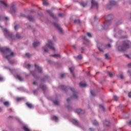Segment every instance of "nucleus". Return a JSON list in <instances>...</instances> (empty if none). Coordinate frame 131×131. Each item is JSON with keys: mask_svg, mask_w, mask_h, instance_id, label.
Segmentation results:
<instances>
[{"mask_svg": "<svg viewBox=\"0 0 131 131\" xmlns=\"http://www.w3.org/2000/svg\"><path fill=\"white\" fill-rule=\"evenodd\" d=\"M0 51L4 54H8V53H10V54L7 55L6 56V58L7 59V60H8L10 64H14V62H12V61L10 60L11 58H12V57L14 56V55H15V53L14 52H12L11 49H10L9 48H4L0 47Z\"/></svg>", "mask_w": 131, "mask_h": 131, "instance_id": "nucleus-1", "label": "nucleus"}, {"mask_svg": "<svg viewBox=\"0 0 131 131\" xmlns=\"http://www.w3.org/2000/svg\"><path fill=\"white\" fill-rule=\"evenodd\" d=\"M123 46H120L118 47V50L120 52H125L126 49H130L131 42L128 40H125L123 42Z\"/></svg>", "mask_w": 131, "mask_h": 131, "instance_id": "nucleus-2", "label": "nucleus"}, {"mask_svg": "<svg viewBox=\"0 0 131 131\" xmlns=\"http://www.w3.org/2000/svg\"><path fill=\"white\" fill-rule=\"evenodd\" d=\"M53 44V41L51 40H48V43L46 44L45 46H44L42 49L44 50V52L46 53H48V48H49L51 50H52V51H55V49L54 48Z\"/></svg>", "mask_w": 131, "mask_h": 131, "instance_id": "nucleus-3", "label": "nucleus"}, {"mask_svg": "<svg viewBox=\"0 0 131 131\" xmlns=\"http://www.w3.org/2000/svg\"><path fill=\"white\" fill-rule=\"evenodd\" d=\"M3 31L5 35H8L12 39V40H15V37L12 33H10L9 32V30H8L7 29L5 28L4 29H3Z\"/></svg>", "mask_w": 131, "mask_h": 131, "instance_id": "nucleus-4", "label": "nucleus"}, {"mask_svg": "<svg viewBox=\"0 0 131 131\" xmlns=\"http://www.w3.org/2000/svg\"><path fill=\"white\" fill-rule=\"evenodd\" d=\"M69 90L71 91L73 93V97L74 99H78V96L77 95V93L75 92V90L74 88L71 87L69 88Z\"/></svg>", "mask_w": 131, "mask_h": 131, "instance_id": "nucleus-5", "label": "nucleus"}, {"mask_svg": "<svg viewBox=\"0 0 131 131\" xmlns=\"http://www.w3.org/2000/svg\"><path fill=\"white\" fill-rule=\"evenodd\" d=\"M92 7H96L97 9L99 8L98 6V2H96L95 0H91Z\"/></svg>", "mask_w": 131, "mask_h": 131, "instance_id": "nucleus-6", "label": "nucleus"}, {"mask_svg": "<svg viewBox=\"0 0 131 131\" xmlns=\"http://www.w3.org/2000/svg\"><path fill=\"white\" fill-rule=\"evenodd\" d=\"M54 26L59 30L60 33H63V30L62 29V28L60 27V26H59L58 24L54 23Z\"/></svg>", "mask_w": 131, "mask_h": 131, "instance_id": "nucleus-7", "label": "nucleus"}, {"mask_svg": "<svg viewBox=\"0 0 131 131\" xmlns=\"http://www.w3.org/2000/svg\"><path fill=\"white\" fill-rule=\"evenodd\" d=\"M34 66H35V68L38 71V72H39L40 73H41V72H42V69H41V67L37 66L36 64H35Z\"/></svg>", "mask_w": 131, "mask_h": 131, "instance_id": "nucleus-8", "label": "nucleus"}, {"mask_svg": "<svg viewBox=\"0 0 131 131\" xmlns=\"http://www.w3.org/2000/svg\"><path fill=\"white\" fill-rule=\"evenodd\" d=\"M75 69V68L74 67L69 68V70H70L71 73L72 74L73 77H75V76L74 75V72H73V71H74Z\"/></svg>", "mask_w": 131, "mask_h": 131, "instance_id": "nucleus-9", "label": "nucleus"}, {"mask_svg": "<svg viewBox=\"0 0 131 131\" xmlns=\"http://www.w3.org/2000/svg\"><path fill=\"white\" fill-rule=\"evenodd\" d=\"M11 8V14H15V13H16V11H17V9L14 5H12Z\"/></svg>", "mask_w": 131, "mask_h": 131, "instance_id": "nucleus-10", "label": "nucleus"}, {"mask_svg": "<svg viewBox=\"0 0 131 131\" xmlns=\"http://www.w3.org/2000/svg\"><path fill=\"white\" fill-rule=\"evenodd\" d=\"M76 112L78 114H83L84 113V111L79 108L76 110Z\"/></svg>", "mask_w": 131, "mask_h": 131, "instance_id": "nucleus-11", "label": "nucleus"}, {"mask_svg": "<svg viewBox=\"0 0 131 131\" xmlns=\"http://www.w3.org/2000/svg\"><path fill=\"white\" fill-rule=\"evenodd\" d=\"M73 123L75 124V125H76L77 126H79V122H78L76 119H74L73 120Z\"/></svg>", "mask_w": 131, "mask_h": 131, "instance_id": "nucleus-12", "label": "nucleus"}, {"mask_svg": "<svg viewBox=\"0 0 131 131\" xmlns=\"http://www.w3.org/2000/svg\"><path fill=\"white\" fill-rule=\"evenodd\" d=\"M26 105L27 106V107H28V108H30V109L33 108L34 106H33V105H32V104L30 103L29 102H26Z\"/></svg>", "mask_w": 131, "mask_h": 131, "instance_id": "nucleus-13", "label": "nucleus"}, {"mask_svg": "<svg viewBox=\"0 0 131 131\" xmlns=\"http://www.w3.org/2000/svg\"><path fill=\"white\" fill-rule=\"evenodd\" d=\"M60 88L61 89V90H62L63 91H65V92H67V90H68V88L66 86H64L63 85H61L60 86Z\"/></svg>", "mask_w": 131, "mask_h": 131, "instance_id": "nucleus-14", "label": "nucleus"}, {"mask_svg": "<svg viewBox=\"0 0 131 131\" xmlns=\"http://www.w3.org/2000/svg\"><path fill=\"white\" fill-rule=\"evenodd\" d=\"M47 13H49V14H50V16H51V17H53V18H54V19H56V16H55V15H54V14H53V13H52L51 10H47Z\"/></svg>", "mask_w": 131, "mask_h": 131, "instance_id": "nucleus-15", "label": "nucleus"}, {"mask_svg": "<svg viewBox=\"0 0 131 131\" xmlns=\"http://www.w3.org/2000/svg\"><path fill=\"white\" fill-rule=\"evenodd\" d=\"M39 45H40V42H38V41L34 42L33 43V47H34L35 48L36 47H38V46H39Z\"/></svg>", "mask_w": 131, "mask_h": 131, "instance_id": "nucleus-16", "label": "nucleus"}, {"mask_svg": "<svg viewBox=\"0 0 131 131\" xmlns=\"http://www.w3.org/2000/svg\"><path fill=\"white\" fill-rule=\"evenodd\" d=\"M97 47H98V50H99V51H103V50H102V49H101V48H100V47H103V44H102V43H98L97 44Z\"/></svg>", "mask_w": 131, "mask_h": 131, "instance_id": "nucleus-17", "label": "nucleus"}, {"mask_svg": "<svg viewBox=\"0 0 131 131\" xmlns=\"http://www.w3.org/2000/svg\"><path fill=\"white\" fill-rule=\"evenodd\" d=\"M110 4L111 5H113L114 6H117V3L113 0H111L110 1Z\"/></svg>", "mask_w": 131, "mask_h": 131, "instance_id": "nucleus-18", "label": "nucleus"}, {"mask_svg": "<svg viewBox=\"0 0 131 131\" xmlns=\"http://www.w3.org/2000/svg\"><path fill=\"white\" fill-rule=\"evenodd\" d=\"M113 19V16L112 14H110L107 16V20L110 21V20H112Z\"/></svg>", "mask_w": 131, "mask_h": 131, "instance_id": "nucleus-19", "label": "nucleus"}, {"mask_svg": "<svg viewBox=\"0 0 131 131\" xmlns=\"http://www.w3.org/2000/svg\"><path fill=\"white\" fill-rule=\"evenodd\" d=\"M107 74L109 75L110 77H113L114 75V73L112 72H107Z\"/></svg>", "mask_w": 131, "mask_h": 131, "instance_id": "nucleus-20", "label": "nucleus"}, {"mask_svg": "<svg viewBox=\"0 0 131 131\" xmlns=\"http://www.w3.org/2000/svg\"><path fill=\"white\" fill-rule=\"evenodd\" d=\"M40 88L43 90V91H46L47 90V86L45 85H40Z\"/></svg>", "mask_w": 131, "mask_h": 131, "instance_id": "nucleus-21", "label": "nucleus"}, {"mask_svg": "<svg viewBox=\"0 0 131 131\" xmlns=\"http://www.w3.org/2000/svg\"><path fill=\"white\" fill-rule=\"evenodd\" d=\"M15 37H16L17 39H21V38H22V36H21L18 33L15 35Z\"/></svg>", "mask_w": 131, "mask_h": 131, "instance_id": "nucleus-22", "label": "nucleus"}, {"mask_svg": "<svg viewBox=\"0 0 131 131\" xmlns=\"http://www.w3.org/2000/svg\"><path fill=\"white\" fill-rule=\"evenodd\" d=\"M4 105L6 107H9V106H10V102H9V101H5L4 102Z\"/></svg>", "mask_w": 131, "mask_h": 131, "instance_id": "nucleus-23", "label": "nucleus"}, {"mask_svg": "<svg viewBox=\"0 0 131 131\" xmlns=\"http://www.w3.org/2000/svg\"><path fill=\"white\" fill-rule=\"evenodd\" d=\"M16 77L20 81H23V79L22 78V77H21V76H20L19 75H17Z\"/></svg>", "mask_w": 131, "mask_h": 131, "instance_id": "nucleus-24", "label": "nucleus"}, {"mask_svg": "<svg viewBox=\"0 0 131 131\" xmlns=\"http://www.w3.org/2000/svg\"><path fill=\"white\" fill-rule=\"evenodd\" d=\"M79 85L80 86H81V88H85V86H86V84L80 82L79 83Z\"/></svg>", "mask_w": 131, "mask_h": 131, "instance_id": "nucleus-25", "label": "nucleus"}, {"mask_svg": "<svg viewBox=\"0 0 131 131\" xmlns=\"http://www.w3.org/2000/svg\"><path fill=\"white\" fill-rule=\"evenodd\" d=\"M23 128L25 130V131H31L30 129L27 127V126H24Z\"/></svg>", "mask_w": 131, "mask_h": 131, "instance_id": "nucleus-26", "label": "nucleus"}, {"mask_svg": "<svg viewBox=\"0 0 131 131\" xmlns=\"http://www.w3.org/2000/svg\"><path fill=\"white\" fill-rule=\"evenodd\" d=\"M30 73L32 74V75L34 77H35V78L37 79V76H36V75H35V74L34 73V72H33V71H31V72H30Z\"/></svg>", "mask_w": 131, "mask_h": 131, "instance_id": "nucleus-27", "label": "nucleus"}, {"mask_svg": "<svg viewBox=\"0 0 131 131\" xmlns=\"http://www.w3.org/2000/svg\"><path fill=\"white\" fill-rule=\"evenodd\" d=\"M93 124L94 125H96V126H98V125H99V123H98V122L96 120L93 122Z\"/></svg>", "mask_w": 131, "mask_h": 131, "instance_id": "nucleus-28", "label": "nucleus"}, {"mask_svg": "<svg viewBox=\"0 0 131 131\" xmlns=\"http://www.w3.org/2000/svg\"><path fill=\"white\" fill-rule=\"evenodd\" d=\"M28 20H29V21H33V17H32V16H28Z\"/></svg>", "mask_w": 131, "mask_h": 131, "instance_id": "nucleus-29", "label": "nucleus"}, {"mask_svg": "<svg viewBox=\"0 0 131 131\" xmlns=\"http://www.w3.org/2000/svg\"><path fill=\"white\" fill-rule=\"evenodd\" d=\"M105 124L106 125V126H109L110 125V122L108 121H105Z\"/></svg>", "mask_w": 131, "mask_h": 131, "instance_id": "nucleus-30", "label": "nucleus"}, {"mask_svg": "<svg viewBox=\"0 0 131 131\" xmlns=\"http://www.w3.org/2000/svg\"><path fill=\"white\" fill-rule=\"evenodd\" d=\"M113 98H114V101H117V100H118V97H117V96L116 95H114Z\"/></svg>", "mask_w": 131, "mask_h": 131, "instance_id": "nucleus-31", "label": "nucleus"}, {"mask_svg": "<svg viewBox=\"0 0 131 131\" xmlns=\"http://www.w3.org/2000/svg\"><path fill=\"white\" fill-rule=\"evenodd\" d=\"M80 5H81V6H82V7H86V3H80Z\"/></svg>", "mask_w": 131, "mask_h": 131, "instance_id": "nucleus-32", "label": "nucleus"}, {"mask_svg": "<svg viewBox=\"0 0 131 131\" xmlns=\"http://www.w3.org/2000/svg\"><path fill=\"white\" fill-rule=\"evenodd\" d=\"M53 103L54 104H55V105H59V103L58 101L57 100H54L53 101Z\"/></svg>", "mask_w": 131, "mask_h": 131, "instance_id": "nucleus-33", "label": "nucleus"}, {"mask_svg": "<svg viewBox=\"0 0 131 131\" xmlns=\"http://www.w3.org/2000/svg\"><path fill=\"white\" fill-rule=\"evenodd\" d=\"M77 58L78 59H79V60H81V59H82V55H81V54H80L78 55Z\"/></svg>", "mask_w": 131, "mask_h": 131, "instance_id": "nucleus-34", "label": "nucleus"}, {"mask_svg": "<svg viewBox=\"0 0 131 131\" xmlns=\"http://www.w3.org/2000/svg\"><path fill=\"white\" fill-rule=\"evenodd\" d=\"M99 107L100 108H102L103 111H105V107H104V105H103L102 104H100Z\"/></svg>", "mask_w": 131, "mask_h": 131, "instance_id": "nucleus-35", "label": "nucleus"}, {"mask_svg": "<svg viewBox=\"0 0 131 131\" xmlns=\"http://www.w3.org/2000/svg\"><path fill=\"white\" fill-rule=\"evenodd\" d=\"M105 59H109V54H105Z\"/></svg>", "mask_w": 131, "mask_h": 131, "instance_id": "nucleus-36", "label": "nucleus"}, {"mask_svg": "<svg viewBox=\"0 0 131 131\" xmlns=\"http://www.w3.org/2000/svg\"><path fill=\"white\" fill-rule=\"evenodd\" d=\"M51 56L52 57H60L59 54H54V55H52Z\"/></svg>", "mask_w": 131, "mask_h": 131, "instance_id": "nucleus-37", "label": "nucleus"}, {"mask_svg": "<svg viewBox=\"0 0 131 131\" xmlns=\"http://www.w3.org/2000/svg\"><path fill=\"white\" fill-rule=\"evenodd\" d=\"M52 119H53L54 120L57 121V120H58V117H57L56 116H54V117H53Z\"/></svg>", "mask_w": 131, "mask_h": 131, "instance_id": "nucleus-38", "label": "nucleus"}, {"mask_svg": "<svg viewBox=\"0 0 131 131\" xmlns=\"http://www.w3.org/2000/svg\"><path fill=\"white\" fill-rule=\"evenodd\" d=\"M43 6H48V5H49V3H48V2H43Z\"/></svg>", "mask_w": 131, "mask_h": 131, "instance_id": "nucleus-39", "label": "nucleus"}, {"mask_svg": "<svg viewBox=\"0 0 131 131\" xmlns=\"http://www.w3.org/2000/svg\"><path fill=\"white\" fill-rule=\"evenodd\" d=\"M1 4H3V5H4V6H5V7H7V4L6 3H5L4 1H1Z\"/></svg>", "mask_w": 131, "mask_h": 131, "instance_id": "nucleus-40", "label": "nucleus"}, {"mask_svg": "<svg viewBox=\"0 0 131 131\" xmlns=\"http://www.w3.org/2000/svg\"><path fill=\"white\" fill-rule=\"evenodd\" d=\"M84 40H85V41H86L87 42H89V39H88V38H86V36L84 37Z\"/></svg>", "mask_w": 131, "mask_h": 131, "instance_id": "nucleus-41", "label": "nucleus"}, {"mask_svg": "<svg viewBox=\"0 0 131 131\" xmlns=\"http://www.w3.org/2000/svg\"><path fill=\"white\" fill-rule=\"evenodd\" d=\"M26 55L27 57H28V58H30V57H31V54L29 53H26Z\"/></svg>", "mask_w": 131, "mask_h": 131, "instance_id": "nucleus-42", "label": "nucleus"}, {"mask_svg": "<svg viewBox=\"0 0 131 131\" xmlns=\"http://www.w3.org/2000/svg\"><path fill=\"white\" fill-rule=\"evenodd\" d=\"M87 35L89 37H92V34H91V33H88Z\"/></svg>", "mask_w": 131, "mask_h": 131, "instance_id": "nucleus-43", "label": "nucleus"}, {"mask_svg": "<svg viewBox=\"0 0 131 131\" xmlns=\"http://www.w3.org/2000/svg\"><path fill=\"white\" fill-rule=\"evenodd\" d=\"M21 100H22V98H16L17 102H19V101H21Z\"/></svg>", "mask_w": 131, "mask_h": 131, "instance_id": "nucleus-44", "label": "nucleus"}, {"mask_svg": "<svg viewBox=\"0 0 131 131\" xmlns=\"http://www.w3.org/2000/svg\"><path fill=\"white\" fill-rule=\"evenodd\" d=\"M19 27V26L18 25H16L15 27H14V29L15 30H17L18 29V28Z\"/></svg>", "mask_w": 131, "mask_h": 131, "instance_id": "nucleus-45", "label": "nucleus"}, {"mask_svg": "<svg viewBox=\"0 0 131 131\" xmlns=\"http://www.w3.org/2000/svg\"><path fill=\"white\" fill-rule=\"evenodd\" d=\"M79 20H74V23H80Z\"/></svg>", "mask_w": 131, "mask_h": 131, "instance_id": "nucleus-46", "label": "nucleus"}, {"mask_svg": "<svg viewBox=\"0 0 131 131\" xmlns=\"http://www.w3.org/2000/svg\"><path fill=\"white\" fill-rule=\"evenodd\" d=\"M58 15L60 17H64V14L63 13H59Z\"/></svg>", "mask_w": 131, "mask_h": 131, "instance_id": "nucleus-47", "label": "nucleus"}, {"mask_svg": "<svg viewBox=\"0 0 131 131\" xmlns=\"http://www.w3.org/2000/svg\"><path fill=\"white\" fill-rule=\"evenodd\" d=\"M107 9H108L109 10L111 9V5H107Z\"/></svg>", "mask_w": 131, "mask_h": 131, "instance_id": "nucleus-48", "label": "nucleus"}, {"mask_svg": "<svg viewBox=\"0 0 131 131\" xmlns=\"http://www.w3.org/2000/svg\"><path fill=\"white\" fill-rule=\"evenodd\" d=\"M61 78H63L64 77H65V74H62L61 75Z\"/></svg>", "mask_w": 131, "mask_h": 131, "instance_id": "nucleus-49", "label": "nucleus"}, {"mask_svg": "<svg viewBox=\"0 0 131 131\" xmlns=\"http://www.w3.org/2000/svg\"><path fill=\"white\" fill-rule=\"evenodd\" d=\"M72 97H71L70 98H68L67 101L68 102V103H69V102H70V99L72 98Z\"/></svg>", "mask_w": 131, "mask_h": 131, "instance_id": "nucleus-50", "label": "nucleus"}, {"mask_svg": "<svg viewBox=\"0 0 131 131\" xmlns=\"http://www.w3.org/2000/svg\"><path fill=\"white\" fill-rule=\"evenodd\" d=\"M128 97H129V98H131V92L128 93Z\"/></svg>", "mask_w": 131, "mask_h": 131, "instance_id": "nucleus-51", "label": "nucleus"}, {"mask_svg": "<svg viewBox=\"0 0 131 131\" xmlns=\"http://www.w3.org/2000/svg\"><path fill=\"white\" fill-rule=\"evenodd\" d=\"M127 67H128L129 68H130V67H131V64H130V63H128V64H127Z\"/></svg>", "mask_w": 131, "mask_h": 131, "instance_id": "nucleus-52", "label": "nucleus"}, {"mask_svg": "<svg viewBox=\"0 0 131 131\" xmlns=\"http://www.w3.org/2000/svg\"><path fill=\"white\" fill-rule=\"evenodd\" d=\"M120 78H121V79H123V76L122 75H121L120 76Z\"/></svg>", "mask_w": 131, "mask_h": 131, "instance_id": "nucleus-53", "label": "nucleus"}, {"mask_svg": "<svg viewBox=\"0 0 131 131\" xmlns=\"http://www.w3.org/2000/svg\"><path fill=\"white\" fill-rule=\"evenodd\" d=\"M73 48H74V50H76V46L75 45L73 46Z\"/></svg>", "mask_w": 131, "mask_h": 131, "instance_id": "nucleus-54", "label": "nucleus"}, {"mask_svg": "<svg viewBox=\"0 0 131 131\" xmlns=\"http://www.w3.org/2000/svg\"><path fill=\"white\" fill-rule=\"evenodd\" d=\"M33 84H34L35 85H37V83H36V81H34L33 82Z\"/></svg>", "mask_w": 131, "mask_h": 131, "instance_id": "nucleus-55", "label": "nucleus"}, {"mask_svg": "<svg viewBox=\"0 0 131 131\" xmlns=\"http://www.w3.org/2000/svg\"><path fill=\"white\" fill-rule=\"evenodd\" d=\"M125 56H126L127 58H128L129 59V56H128V55L125 54Z\"/></svg>", "mask_w": 131, "mask_h": 131, "instance_id": "nucleus-56", "label": "nucleus"}, {"mask_svg": "<svg viewBox=\"0 0 131 131\" xmlns=\"http://www.w3.org/2000/svg\"><path fill=\"white\" fill-rule=\"evenodd\" d=\"M89 130H90V131H94V129L90 128L89 129Z\"/></svg>", "mask_w": 131, "mask_h": 131, "instance_id": "nucleus-57", "label": "nucleus"}, {"mask_svg": "<svg viewBox=\"0 0 131 131\" xmlns=\"http://www.w3.org/2000/svg\"><path fill=\"white\" fill-rule=\"evenodd\" d=\"M2 80H3V77H2L0 76V81H2Z\"/></svg>", "mask_w": 131, "mask_h": 131, "instance_id": "nucleus-58", "label": "nucleus"}, {"mask_svg": "<svg viewBox=\"0 0 131 131\" xmlns=\"http://www.w3.org/2000/svg\"><path fill=\"white\" fill-rule=\"evenodd\" d=\"M27 67H28V68H30V64H28L27 65Z\"/></svg>", "mask_w": 131, "mask_h": 131, "instance_id": "nucleus-59", "label": "nucleus"}, {"mask_svg": "<svg viewBox=\"0 0 131 131\" xmlns=\"http://www.w3.org/2000/svg\"><path fill=\"white\" fill-rule=\"evenodd\" d=\"M91 95H92V96H94V93H93V92L91 91Z\"/></svg>", "mask_w": 131, "mask_h": 131, "instance_id": "nucleus-60", "label": "nucleus"}, {"mask_svg": "<svg viewBox=\"0 0 131 131\" xmlns=\"http://www.w3.org/2000/svg\"><path fill=\"white\" fill-rule=\"evenodd\" d=\"M107 46L108 48H111V45L110 44H108Z\"/></svg>", "mask_w": 131, "mask_h": 131, "instance_id": "nucleus-61", "label": "nucleus"}, {"mask_svg": "<svg viewBox=\"0 0 131 131\" xmlns=\"http://www.w3.org/2000/svg\"><path fill=\"white\" fill-rule=\"evenodd\" d=\"M67 108H68V109H69V110H70V108H71V107H69V106H67Z\"/></svg>", "mask_w": 131, "mask_h": 131, "instance_id": "nucleus-62", "label": "nucleus"}, {"mask_svg": "<svg viewBox=\"0 0 131 131\" xmlns=\"http://www.w3.org/2000/svg\"><path fill=\"white\" fill-rule=\"evenodd\" d=\"M129 124H130V125H131V121H129Z\"/></svg>", "mask_w": 131, "mask_h": 131, "instance_id": "nucleus-63", "label": "nucleus"}, {"mask_svg": "<svg viewBox=\"0 0 131 131\" xmlns=\"http://www.w3.org/2000/svg\"><path fill=\"white\" fill-rule=\"evenodd\" d=\"M129 4H131V1H129Z\"/></svg>", "mask_w": 131, "mask_h": 131, "instance_id": "nucleus-64", "label": "nucleus"}]
</instances>
